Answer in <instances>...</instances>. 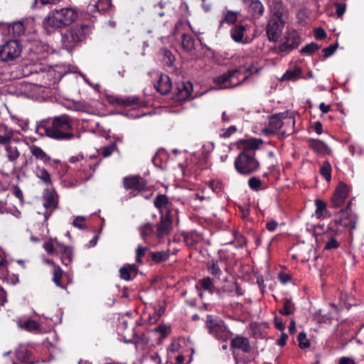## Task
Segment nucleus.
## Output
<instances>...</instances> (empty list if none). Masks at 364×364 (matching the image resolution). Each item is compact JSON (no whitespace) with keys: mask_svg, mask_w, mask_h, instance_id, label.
Instances as JSON below:
<instances>
[{"mask_svg":"<svg viewBox=\"0 0 364 364\" xmlns=\"http://www.w3.org/2000/svg\"><path fill=\"white\" fill-rule=\"evenodd\" d=\"M72 118L61 114L43 120L37 126V132L59 141H69L74 138Z\"/></svg>","mask_w":364,"mask_h":364,"instance_id":"1","label":"nucleus"},{"mask_svg":"<svg viewBox=\"0 0 364 364\" xmlns=\"http://www.w3.org/2000/svg\"><path fill=\"white\" fill-rule=\"evenodd\" d=\"M78 16L77 11L73 7H64L50 11L43 21L42 26L48 33L65 28L73 23Z\"/></svg>","mask_w":364,"mask_h":364,"instance_id":"2","label":"nucleus"},{"mask_svg":"<svg viewBox=\"0 0 364 364\" xmlns=\"http://www.w3.org/2000/svg\"><path fill=\"white\" fill-rule=\"evenodd\" d=\"M154 207L161 213V223L157 228H170L176 218L177 210L166 194L159 193L154 200Z\"/></svg>","mask_w":364,"mask_h":364,"instance_id":"3","label":"nucleus"},{"mask_svg":"<svg viewBox=\"0 0 364 364\" xmlns=\"http://www.w3.org/2000/svg\"><path fill=\"white\" fill-rule=\"evenodd\" d=\"M90 31L86 24L73 26L61 33L63 47L68 51L73 50L78 44L85 41Z\"/></svg>","mask_w":364,"mask_h":364,"instance_id":"4","label":"nucleus"},{"mask_svg":"<svg viewBox=\"0 0 364 364\" xmlns=\"http://www.w3.org/2000/svg\"><path fill=\"white\" fill-rule=\"evenodd\" d=\"M283 9L277 4L272 10V14L266 26L267 38L271 42H277L280 38L285 21L283 19Z\"/></svg>","mask_w":364,"mask_h":364,"instance_id":"5","label":"nucleus"},{"mask_svg":"<svg viewBox=\"0 0 364 364\" xmlns=\"http://www.w3.org/2000/svg\"><path fill=\"white\" fill-rule=\"evenodd\" d=\"M234 166L240 174L249 176L259 169L260 164L255 156L240 153L235 159Z\"/></svg>","mask_w":364,"mask_h":364,"instance_id":"6","label":"nucleus"},{"mask_svg":"<svg viewBox=\"0 0 364 364\" xmlns=\"http://www.w3.org/2000/svg\"><path fill=\"white\" fill-rule=\"evenodd\" d=\"M205 326L208 333L218 340L226 341L232 336V333L228 329L224 321L218 316H207Z\"/></svg>","mask_w":364,"mask_h":364,"instance_id":"7","label":"nucleus"},{"mask_svg":"<svg viewBox=\"0 0 364 364\" xmlns=\"http://www.w3.org/2000/svg\"><path fill=\"white\" fill-rule=\"evenodd\" d=\"M23 50V45L19 39H11L0 46V60L9 62L18 58Z\"/></svg>","mask_w":364,"mask_h":364,"instance_id":"8","label":"nucleus"},{"mask_svg":"<svg viewBox=\"0 0 364 364\" xmlns=\"http://www.w3.org/2000/svg\"><path fill=\"white\" fill-rule=\"evenodd\" d=\"M301 43V37L299 33L294 30L287 31L284 41L278 46H274L272 50L274 53H289L297 48Z\"/></svg>","mask_w":364,"mask_h":364,"instance_id":"9","label":"nucleus"},{"mask_svg":"<svg viewBox=\"0 0 364 364\" xmlns=\"http://www.w3.org/2000/svg\"><path fill=\"white\" fill-rule=\"evenodd\" d=\"M240 68L230 70L226 73H224L222 75L214 77L213 82L216 86V89L223 90L234 88L241 85L248 78V76H246L243 80L240 82H237L235 85H230L232 78L234 77L237 73H240Z\"/></svg>","mask_w":364,"mask_h":364,"instance_id":"10","label":"nucleus"},{"mask_svg":"<svg viewBox=\"0 0 364 364\" xmlns=\"http://www.w3.org/2000/svg\"><path fill=\"white\" fill-rule=\"evenodd\" d=\"M295 115L296 112L291 110H286L283 112L274 114L268 118V126L273 128L275 131L278 132L283 126L284 119H289L292 126V131L295 125ZM293 132H291L292 133Z\"/></svg>","mask_w":364,"mask_h":364,"instance_id":"11","label":"nucleus"},{"mask_svg":"<svg viewBox=\"0 0 364 364\" xmlns=\"http://www.w3.org/2000/svg\"><path fill=\"white\" fill-rule=\"evenodd\" d=\"M350 187L343 181H340L331 198V207L338 208L341 207L348 198Z\"/></svg>","mask_w":364,"mask_h":364,"instance_id":"12","label":"nucleus"},{"mask_svg":"<svg viewBox=\"0 0 364 364\" xmlns=\"http://www.w3.org/2000/svg\"><path fill=\"white\" fill-rule=\"evenodd\" d=\"M352 201L350 200L345 208H342L334 219L336 225L343 228H355L356 217L349 213Z\"/></svg>","mask_w":364,"mask_h":364,"instance_id":"13","label":"nucleus"},{"mask_svg":"<svg viewBox=\"0 0 364 364\" xmlns=\"http://www.w3.org/2000/svg\"><path fill=\"white\" fill-rule=\"evenodd\" d=\"M352 201L350 200L345 208H342L334 219L336 225L343 228H355L356 217L349 213Z\"/></svg>","mask_w":364,"mask_h":364,"instance_id":"14","label":"nucleus"},{"mask_svg":"<svg viewBox=\"0 0 364 364\" xmlns=\"http://www.w3.org/2000/svg\"><path fill=\"white\" fill-rule=\"evenodd\" d=\"M109 103L123 106L124 107H132L134 108L145 107V102L141 100L139 97L131 96V97H119V96H110L109 97Z\"/></svg>","mask_w":364,"mask_h":364,"instance_id":"15","label":"nucleus"},{"mask_svg":"<svg viewBox=\"0 0 364 364\" xmlns=\"http://www.w3.org/2000/svg\"><path fill=\"white\" fill-rule=\"evenodd\" d=\"M193 87L192 82L188 80H183L177 82L174 91L175 99L177 101H185L192 98Z\"/></svg>","mask_w":364,"mask_h":364,"instance_id":"16","label":"nucleus"},{"mask_svg":"<svg viewBox=\"0 0 364 364\" xmlns=\"http://www.w3.org/2000/svg\"><path fill=\"white\" fill-rule=\"evenodd\" d=\"M123 186L126 190L137 191L139 192L146 190L147 182L139 175L127 176L123 178Z\"/></svg>","mask_w":364,"mask_h":364,"instance_id":"17","label":"nucleus"},{"mask_svg":"<svg viewBox=\"0 0 364 364\" xmlns=\"http://www.w3.org/2000/svg\"><path fill=\"white\" fill-rule=\"evenodd\" d=\"M262 143L263 141L260 139H242L238 142V147L242 149L240 153L255 156V150L258 149Z\"/></svg>","mask_w":364,"mask_h":364,"instance_id":"18","label":"nucleus"},{"mask_svg":"<svg viewBox=\"0 0 364 364\" xmlns=\"http://www.w3.org/2000/svg\"><path fill=\"white\" fill-rule=\"evenodd\" d=\"M247 31V25L242 21L232 26L230 33L232 39L237 43L247 44L249 43L247 38H245V33Z\"/></svg>","mask_w":364,"mask_h":364,"instance_id":"19","label":"nucleus"},{"mask_svg":"<svg viewBox=\"0 0 364 364\" xmlns=\"http://www.w3.org/2000/svg\"><path fill=\"white\" fill-rule=\"evenodd\" d=\"M168 233V229H144L141 232L143 240L148 244L155 245L164 235Z\"/></svg>","mask_w":364,"mask_h":364,"instance_id":"20","label":"nucleus"},{"mask_svg":"<svg viewBox=\"0 0 364 364\" xmlns=\"http://www.w3.org/2000/svg\"><path fill=\"white\" fill-rule=\"evenodd\" d=\"M223 293L226 294L230 296L237 295V296H242L244 291L240 287L238 283L235 281L227 282L220 289H218L217 294L222 297Z\"/></svg>","mask_w":364,"mask_h":364,"instance_id":"21","label":"nucleus"},{"mask_svg":"<svg viewBox=\"0 0 364 364\" xmlns=\"http://www.w3.org/2000/svg\"><path fill=\"white\" fill-rule=\"evenodd\" d=\"M230 349L240 350L245 353H249L252 350L249 339L245 336L237 335L231 339Z\"/></svg>","mask_w":364,"mask_h":364,"instance_id":"22","label":"nucleus"},{"mask_svg":"<svg viewBox=\"0 0 364 364\" xmlns=\"http://www.w3.org/2000/svg\"><path fill=\"white\" fill-rule=\"evenodd\" d=\"M29 149L32 156H34L36 160L41 161L45 164H49L50 166H54V164L58 162V160L57 159H52L48 154L38 146L32 145L30 146Z\"/></svg>","mask_w":364,"mask_h":364,"instance_id":"23","label":"nucleus"},{"mask_svg":"<svg viewBox=\"0 0 364 364\" xmlns=\"http://www.w3.org/2000/svg\"><path fill=\"white\" fill-rule=\"evenodd\" d=\"M159 79L154 87L161 95L168 94L172 87V83L168 75L163 73L158 75Z\"/></svg>","mask_w":364,"mask_h":364,"instance_id":"24","label":"nucleus"},{"mask_svg":"<svg viewBox=\"0 0 364 364\" xmlns=\"http://www.w3.org/2000/svg\"><path fill=\"white\" fill-rule=\"evenodd\" d=\"M43 205L46 208H50L51 210L57 208L58 203V195L55 191L51 190L48 188L44 190L43 193Z\"/></svg>","mask_w":364,"mask_h":364,"instance_id":"25","label":"nucleus"},{"mask_svg":"<svg viewBox=\"0 0 364 364\" xmlns=\"http://www.w3.org/2000/svg\"><path fill=\"white\" fill-rule=\"evenodd\" d=\"M301 78H302V69L299 66L294 65L293 68L286 70L282 77V80L295 82Z\"/></svg>","mask_w":364,"mask_h":364,"instance_id":"26","label":"nucleus"},{"mask_svg":"<svg viewBox=\"0 0 364 364\" xmlns=\"http://www.w3.org/2000/svg\"><path fill=\"white\" fill-rule=\"evenodd\" d=\"M8 33L11 35L14 39H18L25 32V26L21 21L10 23L7 27Z\"/></svg>","mask_w":364,"mask_h":364,"instance_id":"27","label":"nucleus"},{"mask_svg":"<svg viewBox=\"0 0 364 364\" xmlns=\"http://www.w3.org/2000/svg\"><path fill=\"white\" fill-rule=\"evenodd\" d=\"M34 173L35 176L47 187L53 185L51 176L45 168L37 166L34 171Z\"/></svg>","mask_w":364,"mask_h":364,"instance_id":"28","label":"nucleus"},{"mask_svg":"<svg viewBox=\"0 0 364 364\" xmlns=\"http://www.w3.org/2000/svg\"><path fill=\"white\" fill-rule=\"evenodd\" d=\"M16 355L18 360L24 364H33L34 363L31 352L24 347L17 349Z\"/></svg>","mask_w":364,"mask_h":364,"instance_id":"29","label":"nucleus"},{"mask_svg":"<svg viewBox=\"0 0 364 364\" xmlns=\"http://www.w3.org/2000/svg\"><path fill=\"white\" fill-rule=\"evenodd\" d=\"M58 244L60 242L56 237H50L43 243V249L50 255L58 254Z\"/></svg>","mask_w":364,"mask_h":364,"instance_id":"30","label":"nucleus"},{"mask_svg":"<svg viewBox=\"0 0 364 364\" xmlns=\"http://www.w3.org/2000/svg\"><path fill=\"white\" fill-rule=\"evenodd\" d=\"M309 146L315 152L320 154H326L328 151L327 144L319 139H310L309 140Z\"/></svg>","mask_w":364,"mask_h":364,"instance_id":"31","label":"nucleus"},{"mask_svg":"<svg viewBox=\"0 0 364 364\" xmlns=\"http://www.w3.org/2000/svg\"><path fill=\"white\" fill-rule=\"evenodd\" d=\"M249 9L252 16L257 18L262 16L264 11V7L259 0H252Z\"/></svg>","mask_w":364,"mask_h":364,"instance_id":"32","label":"nucleus"},{"mask_svg":"<svg viewBox=\"0 0 364 364\" xmlns=\"http://www.w3.org/2000/svg\"><path fill=\"white\" fill-rule=\"evenodd\" d=\"M296 310L295 304L291 299L284 298L283 299V306L279 309V312L282 316H290L294 313Z\"/></svg>","mask_w":364,"mask_h":364,"instance_id":"33","label":"nucleus"},{"mask_svg":"<svg viewBox=\"0 0 364 364\" xmlns=\"http://www.w3.org/2000/svg\"><path fill=\"white\" fill-rule=\"evenodd\" d=\"M182 48L190 52L195 49V39L191 34L183 33L181 36Z\"/></svg>","mask_w":364,"mask_h":364,"instance_id":"34","label":"nucleus"},{"mask_svg":"<svg viewBox=\"0 0 364 364\" xmlns=\"http://www.w3.org/2000/svg\"><path fill=\"white\" fill-rule=\"evenodd\" d=\"M58 253L63 255V263L68 265L73 258V250L70 247L64 244H58Z\"/></svg>","mask_w":364,"mask_h":364,"instance_id":"35","label":"nucleus"},{"mask_svg":"<svg viewBox=\"0 0 364 364\" xmlns=\"http://www.w3.org/2000/svg\"><path fill=\"white\" fill-rule=\"evenodd\" d=\"M315 205H316L315 214L317 218L330 215L329 211L327 209L326 203L323 200L318 199V198L316 199L315 200Z\"/></svg>","mask_w":364,"mask_h":364,"instance_id":"36","label":"nucleus"},{"mask_svg":"<svg viewBox=\"0 0 364 364\" xmlns=\"http://www.w3.org/2000/svg\"><path fill=\"white\" fill-rule=\"evenodd\" d=\"M170 254L168 250L151 252L149 257L152 261L160 263L166 261L169 258Z\"/></svg>","mask_w":364,"mask_h":364,"instance_id":"37","label":"nucleus"},{"mask_svg":"<svg viewBox=\"0 0 364 364\" xmlns=\"http://www.w3.org/2000/svg\"><path fill=\"white\" fill-rule=\"evenodd\" d=\"M12 136L13 132L6 125L0 124V144H9Z\"/></svg>","mask_w":364,"mask_h":364,"instance_id":"38","label":"nucleus"},{"mask_svg":"<svg viewBox=\"0 0 364 364\" xmlns=\"http://www.w3.org/2000/svg\"><path fill=\"white\" fill-rule=\"evenodd\" d=\"M239 14V11H228L226 13H225L223 18L220 21V26L225 23L232 25L237 23V18Z\"/></svg>","mask_w":364,"mask_h":364,"instance_id":"39","label":"nucleus"},{"mask_svg":"<svg viewBox=\"0 0 364 364\" xmlns=\"http://www.w3.org/2000/svg\"><path fill=\"white\" fill-rule=\"evenodd\" d=\"M183 236L184 242L188 246H192L195 245L200 239V237L198 234H196L195 230L184 232L183 233Z\"/></svg>","mask_w":364,"mask_h":364,"instance_id":"40","label":"nucleus"},{"mask_svg":"<svg viewBox=\"0 0 364 364\" xmlns=\"http://www.w3.org/2000/svg\"><path fill=\"white\" fill-rule=\"evenodd\" d=\"M19 327L28 332H37L39 331L41 326L37 321L28 319L23 323L19 324Z\"/></svg>","mask_w":364,"mask_h":364,"instance_id":"41","label":"nucleus"},{"mask_svg":"<svg viewBox=\"0 0 364 364\" xmlns=\"http://www.w3.org/2000/svg\"><path fill=\"white\" fill-rule=\"evenodd\" d=\"M111 0H97V1L93 6L97 11L102 14L107 12L111 8Z\"/></svg>","mask_w":364,"mask_h":364,"instance_id":"42","label":"nucleus"},{"mask_svg":"<svg viewBox=\"0 0 364 364\" xmlns=\"http://www.w3.org/2000/svg\"><path fill=\"white\" fill-rule=\"evenodd\" d=\"M6 151L7 152L8 160L11 162H16L20 156V152L16 146L6 145Z\"/></svg>","mask_w":364,"mask_h":364,"instance_id":"43","label":"nucleus"},{"mask_svg":"<svg viewBox=\"0 0 364 364\" xmlns=\"http://www.w3.org/2000/svg\"><path fill=\"white\" fill-rule=\"evenodd\" d=\"M321 46L314 42L306 44L300 50L301 55H311L320 49Z\"/></svg>","mask_w":364,"mask_h":364,"instance_id":"44","label":"nucleus"},{"mask_svg":"<svg viewBox=\"0 0 364 364\" xmlns=\"http://www.w3.org/2000/svg\"><path fill=\"white\" fill-rule=\"evenodd\" d=\"M63 277V270L58 265H54V269L53 272V282L55 284L56 286L63 288L60 281Z\"/></svg>","mask_w":364,"mask_h":364,"instance_id":"45","label":"nucleus"},{"mask_svg":"<svg viewBox=\"0 0 364 364\" xmlns=\"http://www.w3.org/2000/svg\"><path fill=\"white\" fill-rule=\"evenodd\" d=\"M331 171L332 168L331 164L328 161H325L320 168V173L327 181H330L331 179Z\"/></svg>","mask_w":364,"mask_h":364,"instance_id":"46","label":"nucleus"},{"mask_svg":"<svg viewBox=\"0 0 364 364\" xmlns=\"http://www.w3.org/2000/svg\"><path fill=\"white\" fill-rule=\"evenodd\" d=\"M115 151H119L116 141H112L101 149V154L104 158H107Z\"/></svg>","mask_w":364,"mask_h":364,"instance_id":"47","label":"nucleus"},{"mask_svg":"<svg viewBox=\"0 0 364 364\" xmlns=\"http://www.w3.org/2000/svg\"><path fill=\"white\" fill-rule=\"evenodd\" d=\"M201 288L208 291L209 293H213L214 284L212 279L209 277H204L199 281Z\"/></svg>","mask_w":364,"mask_h":364,"instance_id":"48","label":"nucleus"},{"mask_svg":"<svg viewBox=\"0 0 364 364\" xmlns=\"http://www.w3.org/2000/svg\"><path fill=\"white\" fill-rule=\"evenodd\" d=\"M262 185V181L257 177L252 176L248 180V186L250 188L254 191H258L264 189Z\"/></svg>","mask_w":364,"mask_h":364,"instance_id":"49","label":"nucleus"},{"mask_svg":"<svg viewBox=\"0 0 364 364\" xmlns=\"http://www.w3.org/2000/svg\"><path fill=\"white\" fill-rule=\"evenodd\" d=\"M132 343H134L136 347L144 348L148 344L149 339L144 333L138 334L136 332V337L133 338Z\"/></svg>","mask_w":364,"mask_h":364,"instance_id":"50","label":"nucleus"},{"mask_svg":"<svg viewBox=\"0 0 364 364\" xmlns=\"http://www.w3.org/2000/svg\"><path fill=\"white\" fill-rule=\"evenodd\" d=\"M135 270L134 265L124 266L119 269L120 277L124 280L129 281L131 279V272Z\"/></svg>","mask_w":364,"mask_h":364,"instance_id":"51","label":"nucleus"},{"mask_svg":"<svg viewBox=\"0 0 364 364\" xmlns=\"http://www.w3.org/2000/svg\"><path fill=\"white\" fill-rule=\"evenodd\" d=\"M120 333L127 343H132L133 338L136 337V331L134 328H131L129 330L127 329Z\"/></svg>","mask_w":364,"mask_h":364,"instance_id":"52","label":"nucleus"},{"mask_svg":"<svg viewBox=\"0 0 364 364\" xmlns=\"http://www.w3.org/2000/svg\"><path fill=\"white\" fill-rule=\"evenodd\" d=\"M338 47V44L336 42V43L332 44V45L329 46L328 47L323 48L322 50V53H323V60H325V59L331 57L336 52Z\"/></svg>","mask_w":364,"mask_h":364,"instance_id":"53","label":"nucleus"},{"mask_svg":"<svg viewBox=\"0 0 364 364\" xmlns=\"http://www.w3.org/2000/svg\"><path fill=\"white\" fill-rule=\"evenodd\" d=\"M297 340L299 341V346L301 348H309L310 346V342L306 338V335L304 332H301L299 333L297 336Z\"/></svg>","mask_w":364,"mask_h":364,"instance_id":"54","label":"nucleus"},{"mask_svg":"<svg viewBox=\"0 0 364 364\" xmlns=\"http://www.w3.org/2000/svg\"><path fill=\"white\" fill-rule=\"evenodd\" d=\"M53 168H56L60 178L64 176L68 171L69 166L61 163L59 160L58 163L54 164Z\"/></svg>","mask_w":364,"mask_h":364,"instance_id":"55","label":"nucleus"},{"mask_svg":"<svg viewBox=\"0 0 364 364\" xmlns=\"http://www.w3.org/2000/svg\"><path fill=\"white\" fill-rule=\"evenodd\" d=\"M336 7V14L338 18H341L346 11V4L344 3L336 2L334 4Z\"/></svg>","mask_w":364,"mask_h":364,"instance_id":"56","label":"nucleus"},{"mask_svg":"<svg viewBox=\"0 0 364 364\" xmlns=\"http://www.w3.org/2000/svg\"><path fill=\"white\" fill-rule=\"evenodd\" d=\"M92 176V174L90 173L89 174L88 176H87L86 174L85 175V178H80L79 179V181H76L75 182H67L66 181H64L63 182L65 183V186L66 187H69V188H73V187H75L77 186V184H80L81 183H82L83 181H88L89 179H90V178Z\"/></svg>","mask_w":364,"mask_h":364,"instance_id":"57","label":"nucleus"},{"mask_svg":"<svg viewBox=\"0 0 364 364\" xmlns=\"http://www.w3.org/2000/svg\"><path fill=\"white\" fill-rule=\"evenodd\" d=\"M148 250V247L138 246L136 250V262L137 263H141V257L145 255V252Z\"/></svg>","mask_w":364,"mask_h":364,"instance_id":"58","label":"nucleus"},{"mask_svg":"<svg viewBox=\"0 0 364 364\" xmlns=\"http://www.w3.org/2000/svg\"><path fill=\"white\" fill-rule=\"evenodd\" d=\"M208 272L213 276L220 277L222 274V271L220 269L218 263L213 262L208 268Z\"/></svg>","mask_w":364,"mask_h":364,"instance_id":"59","label":"nucleus"},{"mask_svg":"<svg viewBox=\"0 0 364 364\" xmlns=\"http://www.w3.org/2000/svg\"><path fill=\"white\" fill-rule=\"evenodd\" d=\"M209 187L215 193H219L222 190L223 183L220 181L212 180L209 181Z\"/></svg>","mask_w":364,"mask_h":364,"instance_id":"60","label":"nucleus"},{"mask_svg":"<svg viewBox=\"0 0 364 364\" xmlns=\"http://www.w3.org/2000/svg\"><path fill=\"white\" fill-rule=\"evenodd\" d=\"M339 247V242L333 237H331L325 245V250L336 249Z\"/></svg>","mask_w":364,"mask_h":364,"instance_id":"61","label":"nucleus"},{"mask_svg":"<svg viewBox=\"0 0 364 364\" xmlns=\"http://www.w3.org/2000/svg\"><path fill=\"white\" fill-rule=\"evenodd\" d=\"M169 328L168 326H166L164 324L159 325V326L156 327L153 331L155 333H160L161 338L166 337L168 334Z\"/></svg>","mask_w":364,"mask_h":364,"instance_id":"62","label":"nucleus"},{"mask_svg":"<svg viewBox=\"0 0 364 364\" xmlns=\"http://www.w3.org/2000/svg\"><path fill=\"white\" fill-rule=\"evenodd\" d=\"M85 217L84 216H77L73 221V225L75 228H85Z\"/></svg>","mask_w":364,"mask_h":364,"instance_id":"63","label":"nucleus"},{"mask_svg":"<svg viewBox=\"0 0 364 364\" xmlns=\"http://www.w3.org/2000/svg\"><path fill=\"white\" fill-rule=\"evenodd\" d=\"M314 37L316 40H323L326 37L325 30L321 27L314 29Z\"/></svg>","mask_w":364,"mask_h":364,"instance_id":"64","label":"nucleus"}]
</instances>
